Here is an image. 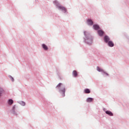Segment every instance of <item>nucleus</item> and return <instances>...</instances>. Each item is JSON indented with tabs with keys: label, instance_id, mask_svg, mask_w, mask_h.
<instances>
[{
	"label": "nucleus",
	"instance_id": "1",
	"mask_svg": "<svg viewBox=\"0 0 129 129\" xmlns=\"http://www.w3.org/2000/svg\"><path fill=\"white\" fill-rule=\"evenodd\" d=\"M56 88L59 89V92L61 93L62 97L65 96V87L63 85V84L59 83L56 86Z\"/></svg>",
	"mask_w": 129,
	"mask_h": 129
},
{
	"label": "nucleus",
	"instance_id": "2",
	"mask_svg": "<svg viewBox=\"0 0 129 129\" xmlns=\"http://www.w3.org/2000/svg\"><path fill=\"white\" fill-rule=\"evenodd\" d=\"M53 4H54V5H55L59 10H61V11H63L64 13H66V9L64 7H63L60 6V4L58 3V1H54Z\"/></svg>",
	"mask_w": 129,
	"mask_h": 129
},
{
	"label": "nucleus",
	"instance_id": "3",
	"mask_svg": "<svg viewBox=\"0 0 129 129\" xmlns=\"http://www.w3.org/2000/svg\"><path fill=\"white\" fill-rule=\"evenodd\" d=\"M109 40H110V39L109 38V37H108L107 36H104V42H105V43H108Z\"/></svg>",
	"mask_w": 129,
	"mask_h": 129
},
{
	"label": "nucleus",
	"instance_id": "4",
	"mask_svg": "<svg viewBox=\"0 0 129 129\" xmlns=\"http://www.w3.org/2000/svg\"><path fill=\"white\" fill-rule=\"evenodd\" d=\"M98 34L99 36H100V37H102V36H103V34H104V32H103V31L102 30H100L98 31Z\"/></svg>",
	"mask_w": 129,
	"mask_h": 129
},
{
	"label": "nucleus",
	"instance_id": "5",
	"mask_svg": "<svg viewBox=\"0 0 129 129\" xmlns=\"http://www.w3.org/2000/svg\"><path fill=\"white\" fill-rule=\"evenodd\" d=\"M88 25H90V26H92L93 25V22L92 20L90 19H88L87 21Z\"/></svg>",
	"mask_w": 129,
	"mask_h": 129
},
{
	"label": "nucleus",
	"instance_id": "6",
	"mask_svg": "<svg viewBox=\"0 0 129 129\" xmlns=\"http://www.w3.org/2000/svg\"><path fill=\"white\" fill-rule=\"evenodd\" d=\"M108 45L109 47H113V46H114V44H113V42L111 41H108Z\"/></svg>",
	"mask_w": 129,
	"mask_h": 129
},
{
	"label": "nucleus",
	"instance_id": "7",
	"mask_svg": "<svg viewBox=\"0 0 129 129\" xmlns=\"http://www.w3.org/2000/svg\"><path fill=\"white\" fill-rule=\"evenodd\" d=\"M105 113H106V114H108V115H110V116H112V115H113V114H112V113L110 111H106Z\"/></svg>",
	"mask_w": 129,
	"mask_h": 129
},
{
	"label": "nucleus",
	"instance_id": "8",
	"mask_svg": "<svg viewBox=\"0 0 129 129\" xmlns=\"http://www.w3.org/2000/svg\"><path fill=\"white\" fill-rule=\"evenodd\" d=\"M93 27L94 30H98L99 29V26L98 25H94Z\"/></svg>",
	"mask_w": 129,
	"mask_h": 129
},
{
	"label": "nucleus",
	"instance_id": "9",
	"mask_svg": "<svg viewBox=\"0 0 129 129\" xmlns=\"http://www.w3.org/2000/svg\"><path fill=\"white\" fill-rule=\"evenodd\" d=\"M87 102H92L93 101V98H87L86 100Z\"/></svg>",
	"mask_w": 129,
	"mask_h": 129
},
{
	"label": "nucleus",
	"instance_id": "10",
	"mask_svg": "<svg viewBox=\"0 0 129 129\" xmlns=\"http://www.w3.org/2000/svg\"><path fill=\"white\" fill-rule=\"evenodd\" d=\"M73 76H74V77H77V75H78L77 72L76 71H74L73 72Z\"/></svg>",
	"mask_w": 129,
	"mask_h": 129
},
{
	"label": "nucleus",
	"instance_id": "11",
	"mask_svg": "<svg viewBox=\"0 0 129 129\" xmlns=\"http://www.w3.org/2000/svg\"><path fill=\"white\" fill-rule=\"evenodd\" d=\"M42 46L44 50H48V47L47 46V45H46V44H43Z\"/></svg>",
	"mask_w": 129,
	"mask_h": 129
},
{
	"label": "nucleus",
	"instance_id": "12",
	"mask_svg": "<svg viewBox=\"0 0 129 129\" xmlns=\"http://www.w3.org/2000/svg\"><path fill=\"white\" fill-rule=\"evenodd\" d=\"M13 103H14V101H13L12 99L9 100L8 104H9V105H12Z\"/></svg>",
	"mask_w": 129,
	"mask_h": 129
},
{
	"label": "nucleus",
	"instance_id": "13",
	"mask_svg": "<svg viewBox=\"0 0 129 129\" xmlns=\"http://www.w3.org/2000/svg\"><path fill=\"white\" fill-rule=\"evenodd\" d=\"M84 92L85 93L87 94L90 93V90H89V89H86L84 90Z\"/></svg>",
	"mask_w": 129,
	"mask_h": 129
},
{
	"label": "nucleus",
	"instance_id": "14",
	"mask_svg": "<svg viewBox=\"0 0 129 129\" xmlns=\"http://www.w3.org/2000/svg\"><path fill=\"white\" fill-rule=\"evenodd\" d=\"M97 71H98L99 72H103V70L100 69L99 67H97Z\"/></svg>",
	"mask_w": 129,
	"mask_h": 129
},
{
	"label": "nucleus",
	"instance_id": "15",
	"mask_svg": "<svg viewBox=\"0 0 129 129\" xmlns=\"http://www.w3.org/2000/svg\"><path fill=\"white\" fill-rule=\"evenodd\" d=\"M4 93V90L0 88V97L1 96H2V95L3 94V93Z\"/></svg>",
	"mask_w": 129,
	"mask_h": 129
},
{
	"label": "nucleus",
	"instance_id": "16",
	"mask_svg": "<svg viewBox=\"0 0 129 129\" xmlns=\"http://www.w3.org/2000/svg\"><path fill=\"white\" fill-rule=\"evenodd\" d=\"M88 44H89V45H91V44H92V40H88L87 41Z\"/></svg>",
	"mask_w": 129,
	"mask_h": 129
},
{
	"label": "nucleus",
	"instance_id": "17",
	"mask_svg": "<svg viewBox=\"0 0 129 129\" xmlns=\"http://www.w3.org/2000/svg\"><path fill=\"white\" fill-rule=\"evenodd\" d=\"M20 104H21V105H22V106H25V105H26V103L23 101L20 102Z\"/></svg>",
	"mask_w": 129,
	"mask_h": 129
},
{
	"label": "nucleus",
	"instance_id": "18",
	"mask_svg": "<svg viewBox=\"0 0 129 129\" xmlns=\"http://www.w3.org/2000/svg\"><path fill=\"white\" fill-rule=\"evenodd\" d=\"M11 79H12V81H14V78H13L12 77H11Z\"/></svg>",
	"mask_w": 129,
	"mask_h": 129
},
{
	"label": "nucleus",
	"instance_id": "19",
	"mask_svg": "<svg viewBox=\"0 0 129 129\" xmlns=\"http://www.w3.org/2000/svg\"><path fill=\"white\" fill-rule=\"evenodd\" d=\"M104 74H106L107 76H108V74L107 73H106L105 72H104Z\"/></svg>",
	"mask_w": 129,
	"mask_h": 129
}]
</instances>
